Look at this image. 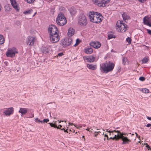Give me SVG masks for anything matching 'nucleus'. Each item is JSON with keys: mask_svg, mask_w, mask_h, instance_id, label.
<instances>
[{"mask_svg": "<svg viewBox=\"0 0 151 151\" xmlns=\"http://www.w3.org/2000/svg\"><path fill=\"white\" fill-rule=\"evenodd\" d=\"M18 53L17 50L14 47L9 48L6 52V55L7 56L12 57L14 56L16 53Z\"/></svg>", "mask_w": 151, "mask_h": 151, "instance_id": "8", "label": "nucleus"}, {"mask_svg": "<svg viewBox=\"0 0 151 151\" xmlns=\"http://www.w3.org/2000/svg\"><path fill=\"white\" fill-rule=\"evenodd\" d=\"M127 59L126 58H123L122 59V63L124 65H125Z\"/></svg>", "mask_w": 151, "mask_h": 151, "instance_id": "32", "label": "nucleus"}, {"mask_svg": "<svg viewBox=\"0 0 151 151\" xmlns=\"http://www.w3.org/2000/svg\"><path fill=\"white\" fill-rule=\"evenodd\" d=\"M79 24L82 26H85L87 23V21L85 14L83 12L80 14L78 17Z\"/></svg>", "mask_w": 151, "mask_h": 151, "instance_id": "5", "label": "nucleus"}, {"mask_svg": "<svg viewBox=\"0 0 151 151\" xmlns=\"http://www.w3.org/2000/svg\"><path fill=\"white\" fill-rule=\"evenodd\" d=\"M5 9L7 10H10V8L8 6H5Z\"/></svg>", "mask_w": 151, "mask_h": 151, "instance_id": "40", "label": "nucleus"}, {"mask_svg": "<svg viewBox=\"0 0 151 151\" xmlns=\"http://www.w3.org/2000/svg\"><path fill=\"white\" fill-rule=\"evenodd\" d=\"M4 39L3 36L0 35V44H2L4 43Z\"/></svg>", "mask_w": 151, "mask_h": 151, "instance_id": "24", "label": "nucleus"}, {"mask_svg": "<svg viewBox=\"0 0 151 151\" xmlns=\"http://www.w3.org/2000/svg\"><path fill=\"white\" fill-rule=\"evenodd\" d=\"M139 1L141 3H144L146 0H139Z\"/></svg>", "mask_w": 151, "mask_h": 151, "instance_id": "44", "label": "nucleus"}, {"mask_svg": "<svg viewBox=\"0 0 151 151\" xmlns=\"http://www.w3.org/2000/svg\"><path fill=\"white\" fill-rule=\"evenodd\" d=\"M36 13H35L34 14V15L33 16H35V14Z\"/></svg>", "mask_w": 151, "mask_h": 151, "instance_id": "61", "label": "nucleus"}, {"mask_svg": "<svg viewBox=\"0 0 151 151\" xmlns=\"http://www.w3.org/2000/svg\"><path fill=\"white\" fill-rule=\"evenodd\" d=\"M63 53L62 52L59 53L58 54V55L59 56H61L63 55Z\"/></svg>", "mask_w": 151, "mask_h": 151, "instance_id": "42", "label": "nucleus"}, {"mask_svg": "<svg viewBox=\"0 0 151 151\" xmlns=\"http://www.w3.org/2000/svg\"><path fill=\"white\" fill-rule=\"evenodd\" d=\"M113 134H112V133H111V135L110 136H113V135H114V136H115V134H114L113 133Z\"/></svg>", "mask_w": 151, "mask_h": 151, "instance_id": "53", "label": "nucleus"}, {"mask_svg": "<svg viewBox=\"0 0 151 151\" xmlns=\"http://www.w3.org/2000/svg\"><path fill=\"white\" fill-rule=\"evenodd\" d=\"M80 42V40L78 39H77L76 40V43L73 45V46L75 47L78 45Z\"/></svg>", "mask_w": 151, "mask_h": 151, "instance_id": "33", "label": "nucleus"}, {"mask_svg": "<svg viewBox=\"0 0 151 151\" xmlns=\"http://www.w3.org/2000/svg\"><path fill=\"white\" fill-rule=\"evenodd\" d=\"M146 145H146V147H147V148H148V146H149L147 144Z\"/></svg>", "mask_w": 151, "mask_h": 151, "instance_id": "56", "label": "nucleus"}, {"mask_svg": "<svg viewBox=\"0 0 151 151\" xmlns=\"http://www.w3.org/2000/svg\"><path fill=\"white\" fill-rule=\"evenodd\" d=\"M90 128H87L86 130L88 131H90V132L91 131L90 130Z\"/></svg>", "mask_w": 151, "mask_h": 151, "instance_id": "52", "label": "nucleus"}, {"mask_svg": "<svg viewBox=\"0 0 151 151\" xmlns=\"http://www.w3.org/2000/svg\"><path fill=\"white\" fill-rule=\"evenodd\" d=\"M42 121V122H48L49 121V120L48 119H44Z\"/></svg>", "mask_w": 151, "mask_h": 151, "instance_id": "39", "label": "nucleus"}, {"mask_svg": "<svg viewBox=\"0 0 151 151\" xmlns=\"http://www.w3.org/2000/svg\"><path fill=\"white\" fill-rule=\"evenodd\" d=\"M69 125H74V124L73 123H71L69 122ZM74 125L76 127V126L75 125Z\"/></svg>", "mask_w": 151, "mask_h": 151, "instance_id": "47", "label": "nucleus"}, {"mask_svg": "<svg viewBox=\"0 0 151 151\" xmlns=\"http://www.w3.org/2000/svg\"><path fill=\"white\" fill-rule=\"evenodd\" d=\"M50 125V126L51 127H53L54 128H56L57 129H60L59 127H57L56 125L54 124H52L51 123H48Z\"/></svg>", "mask_w": 151, "mask_h": 151, "instance_id": "28", "label": "nucleus"}, {"mask_svg": "<svg viewBox=\"0 0 151 151\" xmlns=\"http://www.w3.org/2000/svg\"><path fill=\"white\" fill-rule=\"evenodd\" d=\"M149 58L147 57H144L142 60V63H146L148 62Z\"/></svg>", "mask_w": 151, "mask_h": 151, "instance_id": "25", "label": "nucleus"}, {"mask_svg": "<svg viewBox=\"0 0 151 151\" xmlns=\"http://www.w3.org/2000/svg\"><path fill=\"white\" fill-rule=\"evenodd\" d=\"M147 148L148 150H150L151 149V147L149 146H148V148Z\"/></svg>", "mask_w": 151, "mask_h": 151, "instance_id": "51", "label": "nucleus"}, {"mask_svg": "<svg viewBox=\"0 0 151 151\" xmlns=\"http://www.w3.org/2000/svg\"><path fill=\"white\" fill-rule=\"evenodd\" d=\"M146 126L147 127H149L151 126V124H148Z\"/></svg>", "mask_w": 151, "mask_h": 151, "instance_id": "43", "label": "nucleus"}, {"mask_svg": "<svg viewBox=\"0 0 151 151\" xmlns=\"http://www.w3.org/2000/svg\"><path fill=\"white\" fill-rule=\"evenodd\" d=\"M67 129L66 130L64 129V132H67L68 133L69 132H68V131H67Z\"/></svg>", "mask_w": 151, "mask_h": 151, "instance_id": "50", "label": "nucleus"}, {"mask_svg": "<svg viewBox=\"0 0 151 151\" xmlns=\"http://www.w3.org/2000/svg\"><path fill=\"white\" fill-rule=\"evenodd\" d=\"M28 3L31 4L34 2L35 0H25Z\"/></svg>", "mask_w": 151, "mask_h": 151, "instance_id": "36", "label": "nucleus"}, {"mask_svg": "<svg viewBox=\"0 0 151 151\" xmlns=\"http://www.w3.org/2000/svg\"><path fill=\"white\" fill-rule=\"evenodd\" d=\"M82 137L83 138H84V136H83Z\"/></svg>", "mask_w": 151, "mask_h": 151, "instance_id": "60", "label": "nucleus"}, {"mask_svg": "<svg viewBox=\"0 0 151 151\" xmlns=\"http://www.w3.org/2000/svg\"><path fill=\"white\" fill-rule=\"evenodd\" d=\"M87 67L90 69L94 70L96 69V65H93L92 64H87Z\"/></svg>", "mask_w": 151, "mask_h": 151, "instance_id": "19", "label": "nucleus"}, {"mask_svg": "<svg viewBox=\"0 0 151 151\" xmlns=\"http://www.w3.org/2000/svg\"><path fill=\"white\" fill-rule=\"evenodd\" d=\"M35 38L32 36H29L27 38V45L32 46V45L35 41Z\"/></svg>", "mask_w": 151, "mask_h": 151, "instance_id": "14", "label": "nucleus"}, {"mask_svg": "<svg viewBox=\"0 0 151 151\" xmlns=\"http://www.w3.org/2000/svg\"><path fill=\"white\" fill-rule=\"evenodd\" d=\"M147 31L148 33L149 34L151 35V30H150L149 29H147Z\"/></svg>", "mask_w": 151, "mask_h": 151, "instance_id": "41", "label": "nucleus"}, {"mask_svg": "<svg viewBox=\"0 0 151 151\" xmlns=\"http://www.w3.org/2000/svg\"><path fill=\"white\" fill-rule=\"evenodd\" d=\"M61 130H64V129H65L64 128H63V129H61Z\"/></svg>", "mask_w": 151, "mask_h": 151, "instance_id": "57", "label": "nucleus"}, {"mask_svg": "<svg viewBox=\"0 0 151 151\" xmlns=\"http://www.w3.org/2000/svg\"><path fill=\"white\" fill-rule=\"evenodd\" d=\"M86 125L85 124H83V126L84 127H85V126H86Z\"/></svg>", "mask_w": 151, "mask_h": 151, "instance_id": "58", "label": "nucleus"}, {"mask_svg": "<svg viewBox=\"0 0 151 151\" xmlns=\"http://www.w3.org/2000/svg\"><path fill=\"white\" fill-rule=\"evenodd\" d=\"M147 25L149 27H151V22H150V23L147 24Z\"/></svg>", "mask_w": 151, "mask_h": 151, "instance_id": "49", "label": "nucleus"}, {"mask_svg": "<svg viewBox=\"0 0 151 151\" xmlns=\"http://www.w3.org/2000/svg\"><path fill=\"white\" fill-rule=\"evenodd\" d=\"M73 42L72 39L71 38H66L62 43L63 45L65 46H69Z\"/></svg>", "mask_w": 151, "mask_h": 151, "instance_id": "12", "label": "nucleus"}, {"mask_svg": "<svg viewBox=\"0 0 151 151\" xmlns=\"http://www.w3.org/2000/svg\"><path fill=\"white\" fill-rule=\"evenodd\" d=\"M144 23L145 24L147 25L151 21L150 18L148 16H145L143 19Z\"/></svg>", "mask_w": 151, "mask_h": 151, "instance_id": "17", "label": "nucleus"}, {"mask_svg": "<svg viewBox=\"0 0 151 151\" xmlns=\"http://www.w3.org/2000/svg\"><path fill=\"white\" fill-rule=\"evenodd\" d=\"M117 134H115L113 139H116V141H118L120 139L122 141V144H127L129 143L131 141V140L127 137L128 134L127 133L121 132L117 130Z\"/></svg>", "mask_w": 151, "mask_h": 151, "instance_id": "1", "label": "nucleus"}, {"mask_svg": "<svg viewBox=\"0 0 151 151\" xmlns=\"http://www.w3.org/2000/svg\"><path fill=\"white\" fill-rule=\"evenodd\" d=\"M58 127H62V125H59V126H58Z\"/></svg>", "mask_w": 151, "mask_h": 151, "instance_id": "55", "label": "nucleus"}, {"mask_svg": "<svg viewBox=\"0 0 151 151\" xmlns=\"http://www.w3.org/2000/svg\"><path fill=\"white\" fill-rule=\"evenodd\" d=\"M56 21L57 24L60 26H63L67 22L66 18L61 13L58 15L56 19Z\"/></svg>", "mask_w": 151, "mask_h": 151, "instance_id": "6", "label": "nucleus"}, {"mask_svg": "<svg viewBox=\"0 0 151 151\" xmlns=\"http://www.w3.org/2000/svg\"><path fill=\"white\" fill-rule=\"evenodd\" d=\"M126 41L128 42V43L129 44H130L131 42V41H132V40L129 37H127V38H126Z\"/></svg>", "mask_w": 151, "mask_h": 151, "instance_id": "34", "label": "nucleus"}, {"mask_svg": "<svg viewBox=\"0 0 151 151\" xmlns=\"http://www.w3.org/2000/svg\"><path fill=\"white\" fill-rule=\"evenodd\" d=\"M139 79L141 81H143L145 80V78L143 77H140L139 78Z\"/></svg>", "mask_w": 151, "mask_h": 151, "instance_id": "38", "label": "nucleus"}, {"mask_svg": "<svg viewBox=\"0 0 151 151\" xmlns=\"http://www.w3.org/2000/svg\"><path fill=\"white\" fill-rule=\"evenodd\" d=\"M69 131H71V130H70H70H69Z\"/></svg>", "mask_w": 151, "mask_h": 151, "instance_id": "63", "label": "nucleus"}, {"mask_svg": "<svg viewBox=\"0 0 151 151\" xmlns=\"http://www.w3.org/2000/svg\"><path fill=\"white\" fill-rule=\"evenodd\" d=\"M132 135H134V134H132Z\"/></svg>", "mask_w": 151, "mask_h": 151, "instance_id": "64", "label": "nucleus"}, {"mask_svg": "<svg viewBox=\"0 0 151 151\" xmlns=\"http://www.w3.org/2000/svg\"><path fill=\"white\" fill-rule=\"evenodd\" d=\"M104 141H105L106 140V139L105 138H104Z\"/></svg>", "mask_w": 151, "mask_h": 151, "instance_id": "59", "label": "nucleus"}, {"mask_svg": "<svg viewBox=\"0 0 151 151\" xmlns=\"http://www.w3.org/2000/svg\"><path fill=\"white\" fill-rule=\"evenodd\" d=\"M48 31L50 33V35L58 33V31L57 27L55 25L53 24H51L49 26Z\"/></svg>", "mask_w": 151, "mask_h": 151, "instance_id": "10", "label": "nucleus"}, {"mask_svg": "<svg viewBox=\"0 0 151 151\" xmlns=\"http://www.w3.org/2000/svg\"><path fill=\"white\" fill-rule=\"evenodd\" d=\"M135 134H136V136L137 137H138V138L140 137V136H138L137 134V133L135 132Z\"/></svg>", "mask_w": 151, "mask_h": 151, "instance_id": "48", "label": "nucleus"}, {"mask_svg": "<svg viewBox=\"0 0 151 151\" xmlns=\"http://www.w3.org/2000/svg\"><path fill=\"white\" fill-rule=\"evenodd\" d=\"M123 22L122 21H118L116 23V28L119 32H124L128 28V26Z\"/></svg>", "mask_w": 151, "mask_h": 151, "instance_id": "4", "label": "nucleus"}, {"mask_svg": "<svg viewBox=\"0 0 151 151\" xmlns=\"http://www.w3.org/2000/svg\"><path fill=\"white\" fill-rule=\"evenodd\" d=\"M114 65L113 63L110 62H106L102 64L100 67V69L103 73H107L112 71Z\"/></svg>", "mask_w": 151, "mask_h": 151, "instance_id": "3", "label": "nucleus"}, {"mask_svg": "<svg viewBox=\"0 0 151 151\" xmlns=\"http://www.w3.org/2000/svg\"><path fill=\"white\" fill-rule=\"evenodd\" d=\"M84 60H86L87 62H93L95 59V57L93 55H92L88 57H84L83 58Z\"/></svg>", "mask_w": 151, "mask_h": 151, "instance_id": "15", "label": "nucleus"}, {"mask_svg": "<svg viewBox=\"0 0 151 151\" xmlns=\"http://www.w3.org/2000/svg\"><path fill=\"white\" fill-rule=\"evenodd\" d=\"M122 17L124 21L129 19V15L126 13H124L122 14Z\"/></svg>", "mask_w": 151, "mask_h": 151, "instance_id": "22", "label": "nucleus"}, {"mask_svg": "<svg viewBox=\"0 0 151 151\" xmlns=\"http://www.w3.org/2000/svg\"><path fill=\"white\" fill-rule=\"evenodd\" d=\"M93 52V49L91 47H88L85 49V52L87 54H91Z\"/></svg>", "mask_w": 151, "mask_h": 151, "instance_id": "21", "label": "nucleus"}, {"mask_svg": "<svg viewBox=\"0 0 151 151\" xmlns=\"http://www.w3.org/2000/svg\"><path fill=\"white\" fill-rule=\"evenodd\" d=\"M114 35H108V38L109 39H110L114 37L113 36Z\"/></svg>", "mask_w": 151, "mask_h": 151, "instance_id": "37", "label": "nucleus"}, {"mask_svg": "<svg viewBox=\"0 0 151 151\" xmlns=\"http://www.w3.org/2000/svg\"><path fill=\"white\" fill-rule=\"evenodd\" d=\"M94 4H97L99 6L104 7L106 6L110 0H92Z\"/></svg>", "mask_w": 151, "mask_h": 151, "instance_id": "7", "label": "nucleus"}, {"mask_svg": "<svg viewBox=\"0 0 151 151\" xmlns=\"http://www.w3.org/2000/svg\"><path fill=\"white\" fill-rule=\"evenodd\" d=\"M11 3L13 7L17 11L19 10L18 6L16 0H10Z\"/></svg>", "mask_w": 151, "mask_h": 151, "instance_id": "16", "label": "nucleus"}, {"mask_svg": "<svg viewBox=\"0 0 151 151\" xmlns=\"http://www.w3.org/2000/svg\"><path fill=\"white\" fill-rule=\"evenodd\" d=\"M33 10L32 9H30L29 10H26L25 11H24L23 12V13L25 14H30L32 13V12Z\"/></svg>", "mask_w": 151, "mask_h": 151, "instance_id": "26", "label": "nucleus"}, {"mask_svg": "<svg viewBox=\"0 0 151 151\" xmlns=\"http://www.w3.org/2000/svg\"><path fill=\"white\" fill-rule=\"evenodd\" d=\"M147 118L149 120H151V117L147 116Z\"/></svg>", "mask_w": 151, "mask_h": 151, "instance_id": "45", "label": "nucleus"}, {"mask_svg": "<svg viewBox=\"0 0 151 151\" xmlns=\"http://www.w3.org/2000/svg\"><path fill=\"white\" fill-rule=\"evenodd\" d=\"M74 29L72 28H70L68 30V35L69 36H72L74 35Z\"/></svg>", "mask_w": 151, "mask_h": 151, "instance_id": "20", "label": "nucleus"}, {"mask_svg": "<svg viewBox=\"0 0 151 151\" xmlns=\"http://www.w3.org/2000/svg\"><path fill=\"white\" fill-rule=\"evenodd\" d=\"M70 12L71 15H74L76 13V11L75 10L71 9L70 10Z\"/></svg>", "mask_w": 151, "mask_h": 151, "instance_id": "29", "label": "nucleus"}, {"mask_svg": "<svg viewBox=\"0 0 151 151\" xmlns=\"http://www.w3.org/2000/svg\"><path fill=\"white\" fill-rule=\"evenodd\" d=\"M50 41L52 43L58 42L60 40V36L59 33L50 35Z\"/></svg>", "mask_w": 151, "mask_h": 151, "instance_id": "9", "label": "nucleus"}, {"mask_svg": "<svg viewBox=\"0 0 151 151\" xmlns=\"http://www.w3.org/2000/svg\"><path fill=\"white\" fill-rule=\"evenodd\" d=\"M27 109L26 108H20L18 112L21 113L22 116L26 114L27 112Z\"/></svg>", "mask_w": 151, "mask_h": 151, "instance_id": "18", "label": "nucleus"}, {"mask_svg": "<svg viewBox=\"0 0 151 151\" xmlns=\"http://www.w3.org/2000/svg\"><path fill=\"white\" fill-rule=\"evenodd\" d=\"M42 50L43 53L45 54L48 53L49 52L50 48L48 47H44L42 48Z\"/></svg>", "mask_w": 151, "mask_h": 151, "instance_id": "23", "label": "nucleus"}, {"mask_svg": "<svg viewBox=\"0 0 151 151\" xmlns=\"http://www.w3.org/2000/svg\"><path fill=\"white\" fill-rule=\"evenodd\" d=\"M60 122H61L60 121L59 122V123H60Z\"/></svg>", "mask_w": 151, "mask_h": 151, "instance_id": "62", "label": "nucleus"}, {"mask_svg": "<svg viewBox=\"0 0 151 151\" xmlns=\"http://www.w3.org/2000/svg\"><path fill=\"white\" fill-rule=\"evenodd\" d=\"M142 91L144 93H148L149 92V90L146 88L142 89Z\"/></svg>", "mask_w": 151, "mask_h": 151, "instance_id": "31", "label": "nucleus"}, {"mask_svg": "<svg viewBox=\"0 0 151 151\" xmlns=\"http://www.w3.org/2000/svg\"><path fill=\"white\" fill-rule=\"evenodd\" d=\"M108 129H106V131L107 132H108L109 133V135H111V133H112V134H113V133L114 132H117V130H112V131H111V130H108Z\"/></svg>", "mask_w": 151, "mask_h": 151, "instance_id": "27", "label": "nucleus"}, {"mask_svg": "<svg viewBox=\"0 0 151 151\" xmlns=\"http://www.w3.org/2000/svg\"><path fill=\"white\" fill-rule=\"evenodd\" d=\"M90 45L96 49L100 48L101 46V43L99 42H92L90 43Z\"/></svg>", "mask_w": 151, "mask_h": 151, "instance_id": "13", "label": "nucleus"}, {"mask_svg": "<svg viewBox=\"0 0 151 151\" xmlns=\"http://www.w3.org/2000/svg\"><path fill=\"white\" fill-rule=\"evenodd\" d=\"M99 132H98L96 133H95V136L96 137L98 135V134Z\"/></svg>", "mask_w": 151, "mask_h": 151, "instance_id": "46", "label": "nucleus"}, {"mask_svg": "<svg viewBox=\"0 0 151 151\" xmlns=\"http://www.w3.org/2000/svg\"><path fill=\"white\" fill-rule=\"evenodd\" d=\"M104 137H106L107 138V139L108 140H109L111 139H112L113 140H115L116 141V139H113V138L114 137V136L113 137H110L109 138L108 136L106 134H104Z\"/></svg>", "mask_w": 151, "mask_h": 151, "instance_id": "30", "label": "nucleus"}, {"mask_svg": "<svg viewBox=\"0 0 151 151\" xmlns=\"http://www.w3.org/2000/svg\"><path fill=\"white\" fill-rule=\"evenodd\" d=\"M88 16L91 22L94 23H99L102 21L103 19L101 14L97 12H90Z\"/></svg>", "mask_w": 151, "mask_h": 151, "instance_id": "2", "label": "nucleus"}, {"mask_svg": "<svg viewBox=\"0 0 151 151\" xmlns=\"http://www.w3.org/2000/svg\"><path fill=\"white\" fill-rule=\"evenodd\" d=\"M1 4H0V11L1 10Z\"/></svg>", "mask_w": 151, "mask_h": 151, "instance_id": "54", "label": "nucleus"}, {"mask_svg": "<svg viewBox=\"0 0 151 151\" xmlns=\"http://www.w3.org/2000/svg\"><path fill=\"white\" fill-rule=\"evenodd\" d=\"M14 111V108L13 107H10L6 109L3 111V113L6 116H10L13 114Z\"/></svg>", "mask_w": 151, "mask_h": 151, "instance_id": "11", "label": "nucleus"}, {"mask_svg": "<svg viewBox=\"0 0 151 151\" xmlns=\"http://www.w3.org/2000/svg\"><path fill=\"white\" fill-rule=\"evenodd\" d=\"M35 121L38 123H39L40 122H41V123H42V121L40 120L38 118L35 119Z\"/></svg>", "mask_w": 151, "mask_h": 151, "instance_id": "35", "label": "nucleus"}]
</instances>
